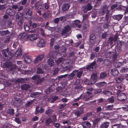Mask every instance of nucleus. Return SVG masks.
Segmentation results:
<instances>
[{"instance_id": "obj_41", "label": "nucleus", "mask_w": 128, "mask_h": 128, "mask_svg": "<svg viewBox=\"0 0 128 128\" xmlns=\"http://www.w3.org/2000/svg\"><path fill=\"white\" fill-rule=\"evenodd\" d=\"M36 73L37 74H43L44 73V72L42 68H38L37 69L36 71Z\"/></svg>"}, {"instance_id": "obj_59", "label": "nucleus", "mask_w": 128, "mask_h": 128, "mask_svg": "<svg viewBox=\"0 0 128 128\" xmlns=\"http://www.w3.org/2000/svg\"><path fill=\"white\" fill-rule=\"evenodd\" d=\"M53 124V126L56 128H58L60 127V124L59 123L54 122Z\"/></svg>"}, {"instance_id": "obj_10", "label": "nucleus", "mask_w": 128, "mask_h": 128, "mask_svg": "<svg viewBox=\"0 0 128 128\" xmlns=\"http://www.w3.org/2000/svg\"><path fill=\"white\" fill-rule=\"evenodd\" d=\"M75 76L78 78H80L82 76L83 72V71L82 70H75L73 71Z\"/></svg>"}, {"instance_id": "obj_33", "label": "nucleus", "mask_w": 128, "mask_h": 128, "mask_svg": "<svg viewBox=\"0 0 128 128\" xmlns=\"http://www.w3.org/2000/svg\"><path fill=\"white\" fill-rule=\"evenodd\" d=\"M10 33V32L8 30H2L0 31V34L2 36H5Z\"/></svg>"}, {"instance_id": "obj_22", "label": "nucleus", "mask_w": 128, "mask_h": 128, "mask_svg": "<svg viewBox=\"0 0 128 128\" xmlns=\"http://www.w3.org/2000/svg\"><path fill=\"white\" fill-rule=\"evenodd\" d=\"M103 94L105 96H109L112 95V92L108 90H104L102 92Z\"/></svg>"}, {"instance_id": "obj_52", "label": "nucleus", "mask_w": 128, "mask_h": 128, "mask_svg": "<svg viewBox=\"0 0 128 128\" xmlns=\"http://www.w3.org/2000/svg\"><path fill=\"white\" fill-rule=\"evenodd\" d=\"M59 70V69L58 68H55L54 71V74L55 75L57 74Z\"/></svg>"}, {"instance_id": "obj_28", "label": "nucleus", "mask_w": 128, "mask_h": 128, "mask_svg": "<svg viewBox=\"0 0 128 128\" xmlns=\"http://www.w3.org/2000/svg\"><path fill=\"white\" fill-rule=\"evenodd\" d=\"M30 86L28 84H24L21 87L22 89L24 90H27L30 88Z\"/></svg>"}, {"instance_id": "obj_16", "label": "nucleus", "mask_w": 128, "mask_h": 128, "mask_svg": "<svg viewBox=\"0 0 128 128\" xmlns=\"http://www.w3.org/2000/svg\"><path fill=\"white\" fill-rule=\"evenodd\" d=\"M80 84V82L79 81L78 82L77 81H76L74 83V85H76L75 88L76 89L78 90H82V86L80 85H78Z\"/></svg>"}, {"instance_id": "obj_3", "label": "nucleus", "mask_w": 128, "mask_h": 128, "mask_svg": "<svg viewBox=\"0 0 128 128\" xmlns=\"http://www.w3.org/2000/svg\"><path fill=\"white\" fill-rule=\"evenodd\" d=\"M2 52L4 56L7 58L8 59L11 58L14 55L12 53L7 49L3 50L2 51Z\"/></svg>"}, {"instance_id": "obj_8", "label": "nucleus", "mask_w": 128, "mask_h": 128, "mask_svg": "<svg viewBox=\"0 0 128 128\" xmlns=\"http://www.w3.org/2000/svg\"><path fill=\"white\" fill-rule=\"evenodd\" d=\"M44 57V54H40L38 55L37 57L35 59L34 62L36 64L40 62L41 61Z\"/></svg>"}, {"instance_id": "obj_48", "label": "nucleus", "mask_w": 128, "mask_h": 128, "mask_svg": "<svg viewBox=\"0 0 128 128\" xmlns=\"http://www.w3.org/2000/svg\"><path fill=\"white\" fill-rule=\"evenodd\" d=\"M24 30L26 31H28L30 29V27L26 23H24Z\"/></svg>"}, {"instance_id": "obj_31", "label": "nucleus", "mask_w": 128, "mask_h": 128, "mask_svg": "<svg viewBox=\"0 0 128 128\" xmlns=\"http://www.w3.org/2000/svg\"><path fill=\"white\" fill-rule=\"evenodd\" d=\"M38 2H36L34 5V7L36 8L37 9H40L42 8L43 7L41 5L38 4Z\"/></svg>"}, {"instance_id": "obj_42", "label": "nucleus", "mask_w": 128, "mask_h": 128, "mask_svg": "<svg viewBox=\"0 0 128 128\" xmlns=\"http://www.w3.org/2000/svg\"><path fill=\"white\" fill-rule=\"evenodd\" d=\"M93 82V81H92L87 79L85 81L84 83L86 84L90 85H92L94 83Z\"/></svg>"}, {"instance_id": "obj_20", "label": "nucleus", "mask_w": 128, "mask_h": 128, "mask_svg": "<svg viewBox=\"0 0 128 128\" xmlns=\"http://www.w3.org/2000/svg\"><path fill=\"white\" fill-rule=\"evenodd\" d=\"M108 74L105 72H101L100 74V79H104L107 76Z\"/></svg>"}, {"instance_id": "obj_56", "label": "nucleus", "mask_w": 128, "mask_h": 128, "mask_svg": "<svg viewBox=\"0 0 128 128\" xmlns=\"http://www.w3.org/2000/svg\"><path fill=\"white\" fill-rule=\"evenodd\" d=\"M66 105L67 104L65 103L62 104L60 105L59 108L61 109H63L66 106Z\"/></svg>"}, {"instance_id": "obj_54", "label": "nucleus", "mask_w": 128, "mask_h": 128, "mask_svg": "<svg viewBox=\"0 0 128 128\" xmlns=\"http://www.w3.org/2000/svg\"><path fill=\"white\" fill-rule=\"evenodd\" d=\"M64 29L67 31V32H68L70 30L71 28L69 26L67 25L65 26Z\"/></svg>"}, {"instance_id": "obj_44", "label": "nucleus", "mask_w": 128, "mask_h": 128, "mask_svg": "<svg viewBox=\"0 0 128 128\" xmlns=\"http://www.w3.org/2000/svg\"><path fill=\"white\" fill-rule=\"evenodd\" d=\"M75 76V75L74 74L73 71L68 76V78L70 80H72L74 78Z\"/></svg>"}, {"instance_id": "obj_64", "label": "nucleus", "mask_w": 128, "mask_h": 128, "mask_svg": "<svg viewBox=\"0 0 128 128\" xmlns=\"http://www.w3.org/2000/svg\"><path fill=\"white\" fill-rule=\"evenodd\" d=\"M100 118H98L96 119L94 121L95 123L96 124H98V122L100 121Z\"/></svg>"}, {"instance_id": "obj_60", "label": "nucleus", "mask_w": 128, "mask_h": 128, "mask_svg": "<svg viewBox=\"0 0 128 128\" xmlns=\"http://www.w3.org/2000/svg\"><path fill=\"white\" fill-rule=\"evenodd\" d=\"M112 128H120V125L119 124H115L112 126Z\"/></svg>"}, {"instance_id": "obj_12", "label": "nucleus", "mask_w": 128, "mask_h": 128, "mask_svg": "<svg viewBox=\"0 0 128 128\" xmlns=\"http://www.w3.org/2000/svg\"><path fill=\"white\" fill-rule=\"evenodd\" d=\"M96 85L98 87H102L104 88L107 85V83L104 82H103L96 83Z\"/></svg>"}, {"instance_id": "obj_32", "label": "nucleus", "mask_w": 128, "mask_h": 128, "mask_svg": "<svg viewBox=\"0 0 128 128\" xmlns=\"http://www.w3.org/2000/svg\"><path fill=\"white\" fill-rule=\"evenodd\" d=\"M14 110L12 108L9 109L7 110V113L11 115H13L14 114Z\"/></svg>"}, {"instance_id": "obj_26", "label": "nucleus", "mask_w": 128, "mask_h": 128, "mask_svg": "<svg viewBox=\"0 0 128 128\" xmlns=\"http://www.w3.org/2000/svg\"><path fill=\"white\" fill-rule=\"evenodd\" d=\"M47 62L49 65L51 66H53L54 64V62L53 60L51 58H50L47 60Z\"/></svg>"}, {"instance_id": "obj_2", "label": "nucleus", "mask_w": 128, "mask_h": 128, "mask_svg": "<svg viewBox=\"0 0 128 128\" xmlns=\"http://www.w3.org/2000/svg\"><path fill=\"white\" fill-rule=\"evenodd\" d=\"M32 10L31 8H28L26 12H25L23 13V15L25 16V18L28 20H30L32 18Z\"/></svg>"}, {"instance_id": "obj_47", "label": "nucleus", "mask_w": 128, "mask_h": 128, "mask_svg": "<svg viewBox=\"0 0 128 128\" xmlns=\"http://www.w3.org/2000/svg\"><path fill=\"white\" fill-rule=\"evenodd\" d=\"M113 105H108L106 106L105 108L106 110H111L113 108Z\"/></svg>"}, {"instance_id": "obj_14", "label": "nucleus", "mask_w": 128, "mask_h": 128, "mask_svg": "<svg viewBox=\"0 0 128 128\" xmlns=\"http://www.w3.org/2000/svg\"><path fill=\"white\" fill-rule=\"evenodd\" d=\"M70 7V5L66 3L63 4L62 7V10L63 12L67 11Z\"/></svg>"}, {"instance_id": "obj_63", "label": "nucleus", "mask_w": 128, "mask_h": 128, "mask_svg": "<svg viewBox=\"0 0 128 128\" xmlns=\"http://www.w3.org/2000/svg\"><path fill=\"white\" fill-rule=\"evenodd\" d=\"M68 75V74H66L64 75L60 76H58V78H59V79H61L63 78H65Z\"/></svg>"}, {"instance_id": "obj_24", "label": "nucleus", "mask_w": 128, "mask_h": 128, "mask_svg": "<svg viewBox=\"0 0 128 128\" xmlns=\"http://www.w3.org/2000/svg\"><path fill=\"white\" fill-rule=\"evenodd\" d=\"M53 123L52 119L50 118H48L45 120V125L46 126H48L50 123Z\"/></svg>"}, {"instance_id": "obj_58", "label": "nucleus", "mask_w": 128, "mask_h": 128, "mask_svg": "<svg viewBox=\"0 0 128 128\" xmlns=\"http://www.w3.org/2000/svg\"><path fill=\"white\" fill-rule=\"evenodd\" d=\"M82 94H81L80 96L78 98H77L76 99H74V102H77L78 101L80 100L82 98Z\"/></svg>"}, {"instance_id": "obj_53", "label": "nucleus", "mask_w": 128, "mask_h": 128, "mask_svg": "<svg viewBox=\"0 0 128 128\" xmlns=\"http://www.w3.org/2000/svg\"><path fill=\"white\" fill-rule=\"evenodd\" d=\"M14 120L18 124H20L21 123V121L20 120L19 118H15Z\"/></svg>"}, {"instance_id": "obj_51", "label": "nucleus", "mask_w": 128, "mask_h": 128, "mask_svg": "<svg viewBox=\"0 0 128 128\" xmlns=\"http://www.w3.org/2000/svg\"><path fill=\"white\" fill-rule=\"evenodd\" d=\"M108 8V6L106 5L103 6L102 7V8L104 10H102V12L104 13V12L105 10H107Z\"/></svg>"}, {"instance_id": "obj_1", "label": "nucleus", "mask_w": 128, "mask_h": 128, "mask_svg": "<svg viewBox=\"0 0 128 128\" xmlns=\"http://www.w3.org/2000/svg\"><path fill=\"white\" fill-rule=\"evenodd\" d=\"M32 79L36 81V84H40L42 83L44 80V77L40 78V75L37 74L34 75L32 78Z\"/></svg>"}, {"instance_id": "obj_62", "label": "nucleus", "mask_w": 128, "mask_h": 128, "mask_svg": "<svg viewBox=\"0 0 128 128\" xmlns=\"http://www.w3.org/2000/svg\"><path fill=\"white\" fill-rule=\"evenodd\" d=\"M118 5L117 4H113L111 8V9L112 10H113L115 8H116L118 7Z\"/></svg>"}, {"instance_id": "obj_36", "label": "nucleus", "mask_w": 128, "mask_h": 128, "mask_svg": "<svg viewBox=\"0 0 128 128\" xmlns=\"http://www.w3.org/2000/svg\"><path fill=\"white\" fill-rule=\"evenodd\" d=\"M24 62L27 63H30L31 62L30 58L28 56H26L24 59Z\"/></svg>"}, {"instance_id": "obj_57", "label": "nucleus", "mask_w": 128, "mask_h": 128, "mask_svg": "<svg viewBox=\"0 0 128 128\" xmlns=\"http://www.w3.org/2000/svg\"><path fill=\"white\" fill-rule=\"evenodd\" d=\"M114 97L113 96H111L110 98H109L108 100L111 103H113L114 101Z\"/></svg>"}, {"instance_id": "obj_35", "label": "nucleus", "mask_w": 128, "mask_h": 128, "mask_svg": "<svg viewBox=\"0 0 128 128\" xmlns=\"http://www.w3.org/2000/svg\"><path fill=\"white\" fill-rule=\"evenodd\" d=\"M123 80V77L122 76L117 77L115 78V79L116 82L118 83H120Z\"/></svg>"}, {"instance_id": "obj_11", "label": "nucleus", "mask_w": 128, "mask_h": 128, "mask_svg": "<svg viewBox=\"0 0 128 128\" xmlns=\"http://www.w3.org/2000/svg\"><path fill=\"white\" fill-rule=\"evenodd\" d=\"M96 64V62L94 61L91 63L86 68L87 70H93L94 69L95 65Z\"/></svg>"}, {"instance_id": "obj_19", "label": "nucleus", "mask_w": 128, "mask_h": 128, "mask_svg": "<svg viewBox=\"0 0 128 128\" xmlns=\"http://www.w3.org/2000/svg\"><path fill=\"white\" fill-rule=\"evenodd\" d=\"M45 42L43 39L40 40L37 44V46L39 47H43L45 46Z\"/></svg>"}, {"instance_id": "obj_5", "label": "nucleus", "mask_w": 128, "mask_h": 128, "mask_svg": "<svg viewBox=\"0 0 128 128\" xmlns=\"http://www.w3.org/2000/svg\"><path fill=\"white\" fill-rule=\"evenodd\" d=\"M38 36L36 34H32L28 35L27 36L26 39L30 41L36 40Z\"/></svg>"}, {"instance_id": "obj_17", "label": "nucleus", "mask_w": 128, "mask_h": 128, "mask_svg": "<svg viewBox=\"0 0 128 128\" xmlns=\"http://www.w3.org/2000/svg\"><path fill=\"white\" fill-rule=\"evenodd\" d=\"M6 14L10 16H12L14 15L15 11L11 8H8L6 11Z\"/></svg>"}, {"instance_id": "obj_18", "label": "nucleus", "mask_w": 128, "mask_h": 128, "mask_svg": "<svg viewBox=\"0 0 128 128\" xmlns=\"http://www.w3.org/2000/svg\"><path fill=\"white\" fill-rule=\"evenodd\" d=\"M14 102L16 104L19 106L22 104V101L21 99L17 98H14Z\"/></svg>"}, {"instance_id": "obj_55", "label": "nucleus", "mask_w": 128, "mask_h": 128, "mask_svg": "<svg viewBox=\"0 0 128 128\" xmlns=\"http://www.w3.org/2000/svg\"><path fill=\"white\" fill-rule=\"evenodd\" d=\"M8 26V27L11 28L13 26L12 22L11 21H8L7 23Z\"/></svg>"}, {"instance_id": "obj_6", "label": "nucleus", "mask_w": 128, "mask_h": 128, "mask_svg": "<svg viewBox=\"0 0 128 128\" xmlns=\"http://www.w3.org/2000/svg\"><path fill=\"white\" fill-rule=\"evenodd\" d=\"M80 21L79 20H76L73 22L72 26L73 27H77L80 28L81 27V25L80 24Z\"/></svg>"}, {"instance_id": "obj_40", "label": "nucleus", "mask_w": 128, "mask_h": 128, "mask_svg": "<svg viewBox=\"0 0 128 128\" xmlns=\"http://www.w3.org/2000/svg\"><path fill=\"white\" fill-rule=\"evenodd\" d=\"M33 102V101L32 100H31L30 101H27V103L25 104V106L26 107H29L32 104Z\"/></svg>"}, {"instance_id": "obj_34", "label": "nucleus", "mask_w": 128, "mask_h": 128, "mask_svg": "<svg viewBox=\"0 0 128 128\" xmlns=\"http://www.w3.org/2000/svg\"><path fill=\"white\" fill-rule=\"evenodd\" d=\"M96 77L97 75L96 74H93L91 75L90 79L93 80V83H94V82L96 80Z\"/></svg>"}, {"instance_id": "obj_7", "label": "nucleus", "mask_w": 128, "mask_h": 128, "mask_svg": "<svg viewBox=\"0 0 128 128\" xmlns=\"http://www.w3.org/2000/svg\"><path fill=\"white\" fill-rule=\"evenodd\" d=\"M96 36L94 34H91L90 36V44L92 45H93L95 44Z\"/></svg>"}, {"instance_id": "obj_39", "label": "nucleus", "mask_w": 128, "mask_h": 128, "mask_svg": "<svg viewBox=\"0 0 128 128\" xmlns=\"http://www.w3.org/2000/svg\"><path fill=\"white\" fill-rule=\"evenodd\" d=\"M84 8H86V11H89L92 8V7L91 6V4L88 3L86 6H85Z\"/></svg>"}, {"instance_id": "obj_38", "label": "nucleus", "mask_w": 128, "mask_h": 128, "mask_svg": "<svg viewBox=\"0 0 128 128\" xmlns=\"http://www.w3.org/2000/svg\"><path fill=\"white\" fill-rule=\"evenodd\" d=\"M39 93L37 92H34L30 94L31 96L33 98H36L39 95Z\"/></svg>"}, {"instance_id": "obj_25", "label": "nucleus", "mask_w": 128, "mask_h": 128, "mask_svg": "<svg viewBox=\"0 0 128 128\" xmlns=\"http://www.w3.org/2000/svg\"><path fill=\"white\" fill-rule=\"evenodd\" d=\"M22 54V52L21 49H18L16 52L14 54V56L16 57H17L20 56H21Z\"/></svg>"}, {"instance_id": "obj_49", "label": "nucleus", "mask_w": 128, "mask_h": 128, "mask_svg": "<svg viewBox=\"0 0 128 128\" xmlns=\"http://www.w3.org/2000/svg\"><path fill=\"white\" fill-rule=\"evenodd\" d=\"M123 63L120 62H117L116 64V66L118 68H119L123 65Z\"/></svg>"}, {"instance_id": "obj_15", "label": "nucleus", "mask_w": 128, "mask_h": 128, "mask_svg": "<svg viewBox=\"0 0 128 128\" xmlns=\"http://www.w3.org/2000/svg\"><path fill=\"white\" fill-rule=\"evenodd\" d=\"M110 73L112 76H115L118 75L119 72L118 70L116 68L112 69L110 71Z\"/></svg>"}, {"instance_id": "obj_4", "label": "nucleus", "mask_w": 128, "mask_h": 128, "mask_svg": "<svg viewBox=\"0 0 128 128\" xmlns=\"http://www.w3.org/2000/svg\"><path fill=\"white\" fill-rule=\"evenodd\" d=\"M117 98L121 104H124L125 100L127 99V96L125 93L120 94L118 97Z\"/></svg>"}, {"instance_id": "obj_21", "label": "nucleus", "mask_w": 128, "mask_h": 128, "mask_svg": "<svg viewBox=\"0 0 128 128\" xmlns=\"http://www.w3.org/2000/svg\"><path fill=\"white\" fill-rule=\"evenodd\" d=\"M66 72H69L72 71L73 70V66L70 65L66 66H65Z\"/></svg>"}, {"instance_id": "obj_45", "label": "nucleus", "mask_w": 128, "mask_h": 128, "mask_svg": "<svg viewBox=\"0 0 128 128\" xmlns=\"http://www.w3.org/2000/svg\"><path fill=\"white\" fill-rule=\"evenodd\" d=\"M26 80V78H17L16 80V82H24L25 80Z\"/></svg>"}, {"instance_id": "obj_43", "label": "nucleus", "mask_w": 128, "mask_h": 128, "mask_svg": "<svg viewBox=\"0 0 128 128\" xmlns=\"http://www.w3.org/2000/svg\"><path fill=\"white\" fill-rule=\"evenodd\" d=\"M106 20L107 21L106 22L105 24L104 25V26L105 28H108L110 26L109 25L110 22L108 20H107V19Z\"/></svg>"}, {"instance_id": "obj_50", "label": "nucleus", "mask_w": 128, "mask_h": 128, "mask_svg": "<svg viewBox=\"0 0 128 128\" xmlns=\"http://www.w3.org/2000/svg\"><path fill=\"white\" fill-rule=\"evenodd\" d=\"M110 63V62L108 59H105L104 60V64L106 66L109 65Z\"/></svg>"}, {"instance_id": "obj_30", "label": "nucleus", "mask_w": 128, "mask_h": 128, "mask_svg": "<svg viewBox=\"0 0 128 128\" xmlns=\"http://www.w3.org/2000/svg\"><path fill=\"white\" fill-rule=\"evenodd\" d=\"M53 111V110L52 109H49L46 111L45 113L49 116H50L52 114Z\"/></svg>"}, {"instance_id": "obj_23", "label": "nucleus", "mask_w": 128, "mask_h": 128, "mask_svg": "<svg viewBox=\"0 0 128 128\" xmlns=\"http://www.w3.org/2000/svg\"><path fill=\"white\" fill-rule=\"evenodd\" d=\"M123 15L119 14L113 16V18L115 20H121L123 17Z\"/></svg>"}, {"instance_id": "obj_9", "label": "nucleus", "mask_w": 128, "mask_h": 128, "mask_svg": "<svg viewBox=\"0 0 128 128\" xmlns=\"http://www.w3.org/2000/svg\"><path fill=\"white\" fill-rule=\"evenodd\" d=\"M16 20L19 26L21 25L24 22L22 16L17 15Z\"/></svg>"}, {"instance_id": "obj_61", "label": "nucleus", "mask_w": 128, "mask_h": 128, "mask_svg": "<svg viewBox=\"0 0 128 128\" xmlns=\"http://www.w3.org/2000/svg\"><path fill=\"white\" fill-rule=\"evenodd\" d=\"M117 45L120 48L122 46V42L120 40H118L117 42Z\"/></svg>"}, {"instance_id": "obj_46", "label": "nucleus", "mask_w": 128, "mask_h": 128, "mask_svg": "<svg viewBox=\"0 0 128 128\" xmlns=\"http://www.w3.org/2000/svg\"><path fill=\"white\" fill-rule=\"evenodd\" d=\"M52 121L53 122H54L57 121V118L55 114H53L52 115Z\"/></svg>"}, {"instance_id": "obj_29", "label": "nucleus", "mask_w": 128, "mask_h": 128, "mask_svg": "<svg viewBox=\"0 0 128 128\" xmlns=\"http://www.w3.org/2000/svg\"><path fill=\"white\" fill-rule=\"evenodd\" d=\"M110 124L108 122H104L100 126V127L102 128H107Z\"/></svg>"}, {"instance_id": "obj_13", "label": "nucleus", "mask_w": 128, "mask_h": 128, "mask_svg": "<svg viewBox=\"0 0 128 128\" xmlns=\"http://www.w3.org/2000/svg\"><path fill=\"white\" fill-rule=\"evenodd\" d=\"M83 112V109L81 108H79L75 112V115L77 117L79 116Z\"/></svg>"}, {"instance_id": "obj_37", "label": "nucleus", "mask_w": 128, "mask_h": 128, "mask_svg": "<svg viewBox=\"0 0 128 128\" xmlns=\"http://www.w3.org/2000/svg\"><path fill=\"white\" fill-rule=\"evenodd\" d=\"M6 23V21L4 19L2 18H0V25L1 26H4Z\"/></svg>"}, {"instance_id": "obj_27", "label": "nucleus", "mask_w": 128, "mask_h": 128, "mask_svg": "<svg viewBox=\"0 0 128 128\" xmlns=\"http://www.w3.org/2000/svg\"><path fill=\"white\" fill-rule=\"evenodd\" d=\"M27 36V34L23 32L20 34L18 36V38L20 40H22Z\"/></svg>"}]
</instances>
